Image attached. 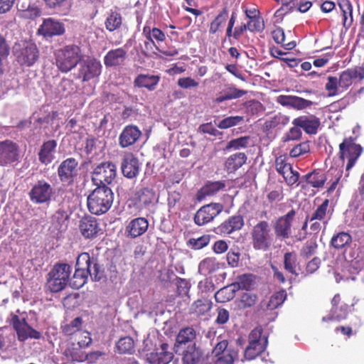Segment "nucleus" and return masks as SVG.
Returning a JSON list of instances; mask_svg holds the SVG:
<instances>
[{
    "instance_id": "obj_5",
    "label": "nucleus",
    "mask_w": 364,
    "mask_h": 364,
    "mask_svg": "<svg viewBox=\"0 0 364 364\" xmlns=\"http://www.w3.org/2000/svg\"><path fill=\"white\" fill-rule=\"evenodd\" d=\"M13 53L17 62L26 67L32 66L39 58L38 48L31 41H21L15 43Z\"/></svg>"
},
{
    "instance_id": "obj_51",
    "label": "nucleus",
    "mask_w": 364,
    "mask_h": 364,
    "mask_svg": "<svg viewBox=\"0 0 364 364\" xmlns=\"http://www.w3.org/2000/svg\"><path fill=\"white\" fill-rule=\"evenodd\" d=\"M211 309V303L207 299H198L196 301L192 306V311L197 315H203Z\"/></svg>"
},
{
    "instance_id": "obj_59",
    "label": "nucleus",
    "mask_w": 364,
    "mask_h": 364,
    "mask_svg": "<svg viewBox=\"0 0 364 364\" xmlns=\"http://www.w3.org/2000/svg\"><path fill=\"white\" fill-rule=\"evenodd\" d=\"M310 150L309 144L308 142H302L295 146L290 151L291 157H299L303 154L308 153Z\"/></svg>"
},
{
    "instance_id": "obj_64",
    "label": "nucleus",
    "mask_w": 364,
    "mask_h": 364,
    "mask_svg": "<svg viewBox=\"0 0 364 364\" xmlns=\"http://www.w3.org/2000/svg\"><path fill=\"white\" fill-rule=\"evenodd\" d=\"M177 84L179 87L183 89L197 87L199 85L198 82L196 81L194 79L190 77L179 78L178 80Z\"/></svg>"
},
{
    "instance_id": "obj_35",
    "label": "nucleus",
    "mask_w": 364,
    "mask_h": 364,
    "mask_svg": "<svg viewBox=\"0 0 364 364\" xmlns=\"http://www.w3.org/2000/svg\"><path fill=\"white\" fill-rule=\"evenodd\" d=\"M224 267V263H221L214 257H207L203 259L198 265V272L202 275H208L213 274Z\"/></svg>"
},
{
    "instance_id": "obj_24",
    "label": "nucleus",
    "mask_w": 364,
    "mask_h": 364,
    "mask_svg": "<svg viewBox=\"0 0 364 364\" xmlns=\"http://www.w3.org/2000/svg\"><path fill=\"white\" fill-rule=\"evenodd\" d=\"M141 132L135 125L126 126L119 136V144L127 148L134 144L140 138Z\"/></svg>"
},
{
    "instance_id": "obj_20",
    "label": "nucleus",
    "mask_w": 364,
    "mask_h": 364,
    "mask_svg": "<svg viewBox=\"0 0 364 364\" xmlns=\"http://www.w3.org/2000/svg\"><path fill=\"white\" fill-rule=\"evenodd\" d=\"M65 31L64 23L54 18H45L38 32L44 37L61 36Z\"/></svg>"
},
{
    "instance_id": "obj_26",
    "label": "nucleus",
    "mask_w": 364,
    "mask_h": 364,
    "mask_svg": "<svg viewBox=\"0 0 364 364\" xmlns=\"http://www.w3.org/2000/svg\"><path fill=\"white\" fill-rule=\"evenodd\" d=\"M80 230L85 238H94L101 231L97 220L92 216L83 218L80 223Z\"/></svg>"
},
{
    "instance_id": "obj_15",
    "label": "nucleus",
    "mask_w": 364,
    "mask_h": 364,
    "mask_svg": "<svg viewBox=\"0 0 364 364\" xmlns=\"http://www.w3.org/2000/svg\"><path fill=\"white\" fill-rule=\"evenodd\" d=\"M223 210V205L219 203H211L199 208L196 213L193 220L199 226L204 225L218 216Z\"/></svg>"
},
{
    "instance_id": "obj_63",
    "label": "nucleus",
    "mask_w": 364,
    "mask_h": 364,
    "mask_svg": "<svg viewBox=\"0 0 364 364\" xmlns=\"http://www.w3.org/2000/svg\"><path fill=\"white\" fill-rule=\"evenodd\" d=\"M198 131L204 134H208L211 136H218L222 135V133L218 130L211 122L200 125Z\"/></svg>"
},
{
    "instance_id": "obj_58",
    "label": "nucleus",
    "mask_w": 364,
    "mask_h": 364,
    "mask_svg": "<svg viewBox=\"0 0 364 364\" xmlns=\"http://www.w3.org/2000/svg\"><path fill=\"white\" fill-rule=\"evenodd\" d=\"M247 27H249V31L251 32H261L264 28V24L259 16H252L250 19L247 22Z\"/></svg>"
},
{
    "instance_id": "obj_16",
    "label": "nucleus",
    "mask_w": 364,
    "mask_h": 364,
    "mask_svg": "<svg viewBox=\"0 0 364 364\" xmlns=\"http://www.w3.org/2000/svg\"><path fill=\"white\" fill-rule=\"evenodd\" d=\"M102 65L95 58H87L80 62V68L77 78H82L83 82L98 77L101 73Z\"/></svg>"
},
{
    "instance_id": "obj_42",
    "label": "nucleus",
    "mask_w": 364,
    "mask_h": 364,
    "mask_svg": "<svg viewBox=\"0 0 364 364\" xmlns=\"http://www.w3.org/2000/svg\"><path fill=\"white\" fill-rule=\"evenodd\" d=\"M305 178L306 183L318 188H322L327 179L324 173L316 171L307 173Z\"/></svg>"
},
{
    "instance_id": "obj_61",
    "label": "nucleus",
    "mask_w": 364,
    "mask_h": 364,
    "mask_svg": "<svg viewBox=\"0 0 364 364\" xmlns=\"http://www.w3.org/2000/svg\"><path fill=\"white\" fill-rule=\"evenodd\" d=\"M282 175L289 186H293L297 183L299 178V172L294 171L292 167L289 168V170H287L286 172L283 171V174Z\"/></svg>"
},
{
    "instance_id": "obj_39",
    "label": "nucleus",
    "mask_w": 364,
    "mask_h": 364,
    "mask_svg": "<svg viewBox=\"0 0 364 364\" xmlns=\"http://www.w3.org/2000/svg\"><path fill=\"white\" fill-rule=\"evenodd\" d=\"M329 200L326 199L321 205H320L312 214L310 221L318 220L322 222L323 229L326 228V225L330 219L328 216L327 209L328 207Z\"/></svg>"
},
{
    "instance_id": "obj_47",
    "label": "nucleus",
    "mask_w": 364,
    "mask_h": 364,
    "mask_svg": "<svg viewBox=\"0 0 364 364\" xmlns=\"http://www.w3.org/2000/svg\"><path fill=\"white\" fill-rule=\"evenodd\" d=\"M117 348L119 353H132L134 349L133 339L129 336L120 338L117 343Z\"/></svg>"
},
{
    "instance_id": "obj_2",
    "label": "nucleus",
    "mask_w": 364,
    "mask_h": 364,
    "mask_svg": "<svg viewBox=\"0 0 364 364\" xmlns=\"http://www.w3.org/2000/svg\"><path fill=\"white\" fill-rule=\"evenodd\" d=\"M82 58V55L79 46H66L55 53L56 66L61 72L68 73L80 63Z\"/></svg>"
},
{
    "instance_id": "obj_27",
    "label": "nucleus",
    "mask_w": 364,
    "mask_h": 364,
    "mask_svg": "<svg viewBox=\"0 0 364 364\" xmlns=\"http://www.w3.org/2000/svg\"><path fill=\"white\" fill-rule=\"evenodd\" d=\"M149 228V222L145 218H136L132 220L126 227L125 232L131 238L144 235Z\"/></svg>"
},
{
    "instance_id": "obj_52",
    "label": "nucleus",
    "mask_w": 364,
    "mask_h": 364,
    "mask_svg": "<svg viewBox=\"0 0 364 364\" xmlns=\"http://www.w3.org/2000/svg\"><path fill=\"white\" fill-rule=\"evenodd\" d=\"M199 358V350L192 346L183 352L182 360L183 364H196L198 361Z\"/></svg>"
},
{
    "instance_id": "obj_12",
    "label": "nucleus",
    "mask_w": 364,
    "mask_h": 364,
    "mask_svg": "<svg viewBox=\"0 0 364 364\" xmlns=\"http://www.w3.org/2000/svg\"><path fill=\"white\" fill-rule=\"evenodd\" d=\"M11 323L16 332L18 341H25L28 338L40 339L41 333L33 328L26 321L24 317L13 315Z\"/></svg>"
},
{
    "instance_id": "obj_56",
    "label": "nucleus",
    "mask_w": 364,
    "mask_h": 364,
    "mask_svg": "<svg viewBox=\"0 0 364 364\" xmlns=\"http://www.w3.org/2000/svg\"><path fill=\"white\" fill-rule=\"evenodd\" d=\"M250 141V136H242L237 139H235L230 140L227 146V149H240L241 148H245L248 146Z\"/></svg>"
},
{
    "instance_id": "obj_36",
    "label": "nucleus",
    "mask_w": 364,
    "mask_h": 364,
    "mask_svg": "<svg viewBox=\"0 0 364 364\" xmlns=\"http://www.w3.org/2000/svg\"><path fill=\"white\" fill-rule=\"evenodd\" d=\"M287 298L285 290H281L269 299L268 301H263L260 304L261 309L264 311H272L280 306Z\"/></svg>"
},
{
    "instance_id": "obj_28",
    "label": "nucleus",
    "mask_w": 364,
    "mask_h": 364,
    "mask_svg": "<svg viewBox=\"0 0 364 364\" xmlns=\"http://www.w3.org/2000/svg\"><path fill=\"white\" fill-rule=\"evenodd\" d=\"M196 331L193 327H186L181 329L176 336V352L179 350V348L183 345H187V348L192 346L196 347Z\"/></svg>"
},
{
    "instance_id": "obj_60",
    "label": "nucleus",
    "mask_w": 364,
    "mask_h": 364,
    "mask_svg": "<svg viewBox=\"0 0 364 364\" xmlns=\"http://www.w3.org/2000/svg\"><path fill=\"white\" fill-rule=\"evenodd\" d=\"M275 166L277 171L281 175L283 174V171L286 172L292 167L291 165L287 161V156L284 155H281L276 158Z\"/></svg>"
},
{
    "instance_id": "obj_45",
    "label": "nucleus",
    "mask_w": 364,
    "mask_h": 364,
    "mask_svg": "<svg viewBox=\"0 0 364 364\" xmlns=\"http://www.w3.org/2000/svg\"><path fill=\"white\" fill-rule=\"evenodd\" d=\"M298 265L296 255L294 252H287L284 256V269L289 273L298 275L296 267Z\"/></svg>"
},
{
    "instance_id": "obj_9",
    "label": "nucleus",
    "mask_w": 364,
    "mask_h": 364,
    "mask_svg": "<svg viewBox=\"0 0 364 364\" xmlns=\"http://www.w3.org/2000/svg\"><path fill=\"white\" fill-rule=\"evenodd\" d=\"M238 352L228 346L227 340L217 341L212 351L210 364H233Z\"/></svg>"
},
{
    "instance_id": "obj_54",
    "label": "nucleus",
    "mask_w": 364,
    "mask_h": 364,
    "mask_svg": "<svg viewBox=\"0 0 364 364\" xmlns=\"http://www.w3.org/2000/svg\"><path fill=\"white\" fill-rule=\"evenodd\" d=\"M58 93L62 97H67L73 92H75V85L72 80L63 79L58 87Z\"/></svg>"
},
{
    "instance_id": "obj_48",
    "label": "nucleus",
    "mask_w": 364,
    "mask_h": 364,
    "mask_svg": "<svg viewBox=\"0 0 364 364\" xmlns=\"http://www.w3.org/2000/svg\"><path fill=\"white\" fill-rule=\"evenodd\" d=\"M228 12L226 8L223 9L210 23L209 33L215 34L218 31L221 25L227 20Z\"/></svg>"
},
{
    "instance_id": "obj_33",
    "label": "nucleus",
    "mask_w": 364,
    "mask_h": 364,
    "mask_svg": "<svg viewBox=\"0 0 364 364\" xmlns=\"http://www.w3.org/2000/svg\"><path fill=\"white\" fill-rule=\"evenodd\" d=\"M127 52L122 48L110 50L104 57V63L107 67H115L124 63Z\"/></svg>"
},
{
    "instance_id": "obj_1",
    "label": "nucleus",
    "mask_w": 364,
    "mask_h": 364,
    "mask_svg": "<svg viewBox=\"0 0 364 364\" xmlns=\"http://www.w3.org/2000/svg\"><path fill=\"white\" fill-rule=\"evenodd\" d=\"M114 193L107 186L95 188L87 198L89 211L94 215H100L107 213L112 205Z\"/></svg>"
},
{
    "instance_id": "obj_13",
    "label": "nucleus",
    "mask_w": 364,
    "mask_h": 364,
    "mask_svg": "<svg viewBox=\"0 0 364 364\" xmlns=\"http://www.w3.org/2000/svg\"><path fill=\"white\" fill-rule=\"evenodd\" d=\"M79 163L75 158L63 160L58 168V176L61 183L72 185L78 175Z\"/></svg>"
},
{
    "instance_id": "obj_30",
    "label": "nucleus",
    "mask_w": 364,
    "mask_h": 364,
    "mask_svg": "<svg viewBox=\"0 0 364 364\" xmlns=\"http://www.w3.org/2000/svg\"><path fill=\"white\" fill-rule=\"evenodd\" d=\"M143 34L147 40L144 43L146 49H152L153 47H154L156 50H159L155 43V41L157 42H163L166 39L164 33L158 28H151L149 26H144L143 28Z\"/></svg>"
},
{
    "instance_id": "obj_21",
    "label": "nucleus",
    "mask_w": 364,
    "mask_h": 364,
    "mask_svg": "<svg viewBox=\"0 0 364 364\" xmlns=\"http://www.w3.org/2000/svg\"><path fill=\"white\" fill-rule=\"evenodd\" d=\"M292 124L300 127L306 134H315L320 126V119L314 115H302L295 118Z\"/></svg>"
},
{
    "instance_id": "obj_43",
    "label": "nucleus",
    "mask_w": 364,
    "mask_h": 364,
    "mask_svg": "<svg viewBox=\"0 0 364 364\" xmlns=\"http://www.w3.org/2000/svg\"><path fill=\"white\" fill-rule=\"evenodd\" d=\"M348 305L343 304L340 307L332 308L330 314L328 316H324L322 318L323 321H340L345 319L348 315Z\"/></svg>"
},
{
    "instance_id": "obj_62",
    "label": "nucleus",
    "mask_w": 364,
    "mask_h": 364,
    "mask_svg": "<svg viewBox=\"0 0 364 364\" xmlns=\"http://www.w3.org/2000/svg\"><path fill=\"white\" fill-rule=\"evenodd\" d=\"M75 340L77 341V345L81 348L87 347L92 341L90 333L86 331L77 333L76 337H75Z\"/></svg>"
},
{
    "instance_id": "obj_57",
    "label": "nucleus",
    "mask_w": 364,
    "mask_h": 364,
    "mask_svg": "<svg viewBox=\"0 0 364 364\" xmlns=\"http://www.w3.org/2000/svg\"><path fill=\"white\" fill-rule=\"evenodd\" d=\"M154 199L155 193L149 188L142 189L139 195V202L145 206L151 203Z\"/></svg>"
},
{
    "instance_id": "obj_4",
    "label": "nucleus",
    "mask_w": 364,
    "mask_h": 364,
    "mask_svg": "<svg viewBox=\"0 0 364 364\" xmlns=\"http://www.w3.org/2000/svg\"><path fill=\"white\" fill-rule=\"evenodd\" d=\"M71 267L65 263L55 264L48 274L47 287L52 292L65 288L71 273Z\"/></svg>"
},
{
    "instance_id": "obj_53",
    "label": "nucleus",
    "mask_w": 364,
    "mask_h": 364,
    "mask_svg": "<svg viewBox=\"0 0 364 364\" xmlns=\"http://www.w3.org/2000/svg\"><path fill=\"white\" fill-rule=\"evenodd\" d=\"M257 296L251 292H244L240 300L238 301L237 306L240 309L250 308L255 304L257 301Z\"/></svg>"
},
{
    "instance_id": "obj_34",
    "label": "nucleus",
    "mask_w": 364,
    "mask_h": 364,
    "mask_svg": "<svg viewBox=\"0 0 364 364\" xmlns=\"http://www.w3.org/2000/svg\"><path fill=\"white\" fill-rule=\"evenodd\" d=\"M246 93V90L237 89L233 85H228L218 94L215 99V102L220 104L225 101L238 99L242 97Z\"/></svg>"
},
{
    "instance_id": "obj_3",
    "label": "nucleus",
    "mask_w": 364,
    "mask_h": 364,
    "mask_svg": "<svg viewBox=\"0 0 364 364\" xmlns=\"http://www.w3.org/2000/svg\"><path fill=\"white\" fill-rule=\"evenodd\" d=\"M252 245L255 250L267 251L272 245L273 234L269 223L262 220L254 225L250 232Z\"/></svg>"
},
{
    "instance_id": "obj_40",
    "label": "nucleus",
    "mask_w": 364,
    "mask_h": 364,
    "mask_svg": "<svg viewBox=\"0 0 364 364\" xmlns=\"http://www.w3.org/2000/svg\"><path fill=\"white\" fill-rule=\"evenodd\" d=\"M289 122V117L282 113H277L266 120L264 125L267 129H282Z\"/></svg>"
},
{
    "instance_id": "obj_41",
    "label": "nucleus",
    "mask_w": 364,
    "mask_h": 364,
    "mask_svg": "<svg viewBox=\"0 0 364 364\" xmlns=\"http://www.w3.org/2000/svg\"><path fill=\"white\" fill-rule=\"evenodd\" d=\"M351 241L352 237L350 234L346 232H340L332 237L331 245L333 248L341 250L349 245Z\"/></svg>"
},
{
    "instance_id": "obj_22",
    "label": "nucleus",
    "mask_w": 364,
    "mask_h": 364,
    "mask_svg": "<svg viewBox=\"0 0 364 364\" xmlns=\"http://www.w3.org/2000/svg\"><path fill=\"white\" fill-rule=\"evenodd\" d=\"M364 79V68L355 67L343 71L339 76V86L342 92L346 90L353 82V79Z\"/></svg>"
},
{
    "instance_id": "obj_49",
    "label": "nucleus",
    "mask_w": 364,
    "mask_h": 364,
    "mask_svg": "<svg viewBox=\"0 0 364 364\" xmlns=\"http://www.w3.org/2000/svg\"><path fill=\"white\" fill-rule=\"evenodd\" d=\"M122 25V16L117 12H112L105 21L106 28L109 31H114Z\"/></svg>"
},
{
    "instance_id": "obj_8",
    "label": "nucleus",
    "mask_w": 364,
    "mask_h": 364,
    "mask_svg": "<svg viewBox=\"0 0 364 364\" xmlns=\"http://www.w3.org/2000/svg\"><path fill=\"white\" fill-rule=\"evenodd\" d=\"M23 156L20 146L15 141L6 139L0 141V165L5 166L18 163Z\"/></svg>"
},
{
    "instance_id": "obj_38",
    "label": "nucleus",
    "mask_w": 364,
    "mask_h": 364,
    "mask_svg": "<svg viewBox=\"0 0 364 364\" xmlns=\"http://www.w3.org/2000/svg\"><path fill=\"white\" fill-rule=\"evenodd\" d=\"M246 161L247 156L244 153H236L227 159L225 166L228 172H233L240 168Z\"/></svg>"
},
{
    "instance_id": "obj_44",
    "label": "nucleus",
    "mask_w": 364,
    "mask_h": 364,
    "mask_svg": "<svg viewBox=\"0 0 364 364\" xmlns=\"http://www.w3.org/2000/svg\"><path fill=\"white\" fill-rule=\"evenodd\" d=\"M244 122V117L242 116H230L227 117L222 120L219 121L218 123L216 121H214L215 125L221 129H226L235 126H237L242 124Z\"/></svg>"
},
{
    "instance_id": "obj_7",
    "label": "nucleus",
    "mask_w": 364,
    "mask_h": 364,
    "mask_svg": "<svg viewBox=\"0 0 364 364\" xmlns=\"http://www.w3.org/2000/svg\"><path fill=\"white\" fill-rule=\"evenodd\" d=\"M363 152V148L352 137L345 139L339 145L340 159L347 161L346 171H349L355 164Z\"/></svg>"
},
{
    "instance_id": "obj_37",
    "label": "nucleus",
    "mask_w": 364,
    "mask_h": 364,
    "mask_svg": "<svg viewBox=\"0 0 364 364\" xmlns=\"http://www.w3.org/2000/svg\"><path fill=\"white\" fill-rule=\"evenodd\" d=\"M160 80L158 75H139L134 81V85L138 87H145L149 91H153L156 89Z\"/></svg>"
},
{
    "instance_id": "obj_25",
    "label": "nucleus",
    "mask_w": 364,
    "mask_h": 364,
    "mask_svg": "<svg viewBox=\"0 0 364 364\" xmlns=\"http://www.w3.org/2000/svg\"><path fill=\"white\" fill-rule=\"evenodd\" d=\"M121 168L125 177L128 178H135L139 171V160L132 154H127L122 159Z\"/></svg>"
},
{
    "instance_id": "obj_32",
    "label": "nucleus",
    "mask_w": 364,
    "mask_h": 364,
    "mask_svg": "<svg viewBox=\"0 0 364 364\" xmlns=\"http://www.w3.org/2000/svg\"><path fill=\"white\" fill-rule=\"evenodd\" d=\"M57 142L55 140H48L45 141L41 146L38 152V160L41 163L48 165L52 162L55 158Z\"/></svg>"
},
{
    "instance_id": "obj_17",
    "label": "nucleus",
    "mask_w": 364,
    "mask_h": 364,
    "mask_svg": "<svg viewBox=\"0 0 364 364\" xmlns=\"http://www.w3.org/2000/svg\"><path fill=\"white\" fill-rule=\"evenodd\" d=\"M52 194L51 186L45 181H39L30 191L29 196L32 202L41 204L50 201Z\"/></svg>"
},
{
    "instance_id": "obj_18",
    "label": "nucleus",
    "mask_w": 364,
    "mask_h": 364,
    "mask_svg": "<svg viewBox=\"0 0 364 364\" xmlns=\"http://www.w3.org/2000/svg\"><path fill=\"white\" fill-rule=\"evenodd\" d=\"M296 212L291 209L286 215L280 217L274 225L276 237L282 239H287L291 234V224L294 219Z\"/></svg>"
},
{
    "instance_id": "obj_23",
    "label": "nucleus",
    "mask_w": 364,
    "mask_h": 364,
    "mask_svg": "<svg viewBox=\"0 0 364 364\" xmlns=\"http://www.w3.org/2000/svg\"><path fill=\"white\" fill-rule=\"evenodd\" d=\"M173 358V354L168 350V345L162 343L160 348L146 355L149 364H168Z\"/></svg>"
},
{
    "instance_id": "obj_55",
    "label": "nucleus",
    "mask_w": 364,
    "mask_h": 364,
    "mask_svg": "<svg viewBox=\"0 0 364 364\" xmlns=\"http://www.w3.org/2000/svg\"><path fill=\"white\" fill-rule=\"evenodd\" d=\"M210 236L204 235L198 238H191L188 241V245L194 250H200L207 246L210 242Z\"/></svg>"
},
{
    "instance_id": "obj_10",
    "label": "nucleus",
    "mask_w": 364,
    "mask_h": 364,
    "mask_svg": "<svg viewBox=\"0 0 364 364\" xmlns=\"http://www.w3.org/2000/svg\"><path fill=\"white\" fill-rule=\"evenodd\" d=\"M267 344V338L262 336V329L256 328L249 335V345L245 348L244 357L252 360L263 352Z\"/></svg>"
},
{
    "instance_id": "obj_31",
    "label": "nucleus",
    "mask_w": 364,
    "mask_h": 364,
    "mask_svg": "<svg viewBox=\"0 0 364 364\" xmlns=\"http://www.w3.org/2000/svg\"><path fill=\"white\" fill-rule=\"evenodd\" d=\"M225 188V181H208L198 191L196 198L198 201L203 200L206 197L213 196Z\"/></svg>"
},
{
    "instance_id": "obj_14",
    "label": "nucleus",
    "mask_w": 364,
    "mask_h": 364,
    "mask_svg": "<svg viewBox=\"0 0 364 364\" xmlns=\"http://www.w3.org/2000/svg\"><path fill=\"white\" fill-rule=\"evenodd\" d=\"M248 279V276L242 275L238 278V281L237 282L232 283L219 289L215 294V299L216 301L225 303L232 299L235 296L236 291L240 289H247L250 286V283H247Z\"/></svg>"
},
{
    "instance_id": "obj_11",
    "label": "nucleus",
    "mask_w": 364,
    "mask_h": 364,
    "mask_svg": "<svg viewBox=\"0 0 364 364\" xmlns=\"http://www.w3.org/2000/svg\"><path fill=\"white\" fill-rule=\"evenodd\" d=\"M116 176V166L112 162H103L94 169L92 180L97 187L107 186L112 183Z\"/></svg>"
},
{
    "instance_id": "obj_50",
    "label": "nucleus",
    "mask_w": 364,
    "mask_h": 364,
    "mask_svg": "<svg viewBox=\"0 0 364 364\" xmlns=\"http://www.w3.org/2000/svg\"><path fill=\"white\" fill-rule=\"evenodd\" d=\"M327 80L328 82L325 85V89L328 92V96H336L342 92L338 79L336 77L329 76Z\"/></svg>"
},
{
    "instance_id": "obj_6",
    "label": "nucleus",
    "mask_w": 364,
    "mask_h": 364,
    "mask_svg": "<svg viewBox=\"0 0 364 364\" xmlns=\"http://www.w3.org/2000/svg\"><path fill=\"white\" fill-rule=\"evenodd\" d=\"M75 266L83 269L92 281H100L104 277L105 270L102 265L99 263L97 257H90L87 252H82L77 256Z\"/></svg>"
},
{
    "instance_id": "obj_46",
    "label": "nucleus",
    "mask_w": 364,
    "mask_h": 364,
    "mask_svg": "<svg viewBox=\"0 0 364 364\" xmlns=\"http://www.w3.org/2000/svg\"><path fill=\"white\" fill-rule=\"evenodd\" d=\"M87 278L88 276L83 272V269L75 266V271L71 279L70 285L74 289H80L86 284Z\"/></svg>"
},
{
    "instance_id": "obj_29",
    "label": "nucleus",
    "mask_w": 364,
    "mask_h": 364,
    "mask_svg": "<svg viewBox=\"0 0 364 364\" xmlns=\"http://www.w3.org/2000/svg\"><path fill=\"white\" fill-rule=\"evenodd\" d=\"M243 225V218L240 215H233L218 226L215 232L220 234H230L232 232L240 230Z\"/></svg>"
},
{
    "instance_id": "obj_19",
    "label": "nucleus",
    "mask_w": 364,
    "mask_h": 364,
    "mask_svg": "<svg viewBox=\"0 0 364 364\" xmlns=\"http://www.w3.org/2000/svg\"><path fill=\"white\" fill-rule=\"evenodd\" d=\"M276 101L283 107L296 110H304L311 107L314 105H316V103L313 101L296 95H281L277 97Z\"/></svg>"
}]
</instances>
